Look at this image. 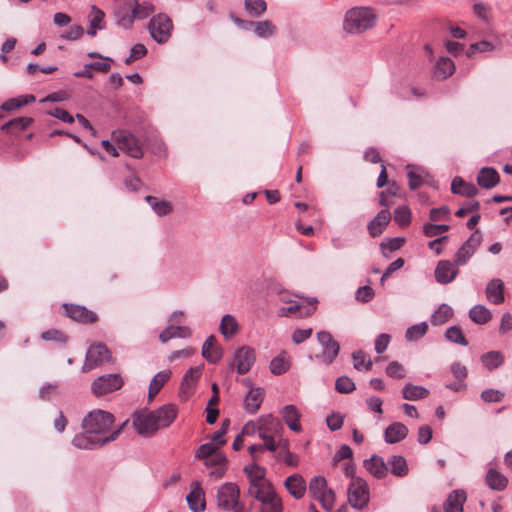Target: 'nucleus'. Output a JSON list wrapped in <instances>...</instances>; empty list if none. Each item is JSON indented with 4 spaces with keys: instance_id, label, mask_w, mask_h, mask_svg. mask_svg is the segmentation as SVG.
<instances>
[{
    "instance_id": "obj_41",
    "label": "nucleus",
    "mask_w": 512,
    "mask_h": 512,
    "mask_svg": "<svg viewBox=\"0 0 512 512\" xmlns=\"http://www.w3.org/2000/svg\"><path fill=\"white\" fill-rule=\"evenodd\" d=\"M290 368V360L286 351H282L270 362V371L274 375H282Z\"/></svg>"
},
{
    "instance_id": "obj_46",
    "label": "nucleus",
    "mask_w": 512,
    "mask_h": 512,
    "mask_svg": "<svg viewBox=\"0 0 512 512\" xmlns=\"http://www.w3.org/2000/svg\"><path fill=\"white\" fill-rule=\"evenodd\" d=\"M32 122V118L29 117H17L14 118L7 123L3 124L1 127L2 131L17 133L26 129Z\"/></svg>"
},
{
    "instance_id": "obj_21",
    "label": "nucleus",
    "mask_w": 512,
    "mask_h": 512,
    "mask_svg": "<svg viewBox=\"0 0 512 512\" xmlns=\"http://www.w3.org/2000/svg\"><path fill=\"white\" fill-rule=\"evenodd\" d=\"M391 219L390 212L383 209L368 223L367 229L372 237H378L382 234L385 227L389 224Z\"/></svg>"
},
{
    "instance_id": "obj_18",
    "label": "nucleus",
    "mask_w": 512,
    "mask_h": 512,
    "mask_svg": "<svg viewBox=\"0 0 512 512\" xmlns=\"http://www.w3.org/2000/svg\"><path fill=\"white\" fill-rule=\"evenodd\" d=\"M63 307L66 315L75 321L81 323H93L97 319V315L94 312L86 309L84 306L64 304Z\"/></svg>"
},
{
    "instance_id": "obj_3",
    "label": "nucleus",
    "mask_w": 512,
    "mask_h": 512,
    "mask_svg": "<svg viewBox=\"0 0 512 512\" xmlns=\"http://www.w3.org/2000/svg\"><path fill=\"white\" fill-rule=\"evenodd\" d=\"M127 423L128 420L123 422L116 430L109 433L108 436H95L93 434L86 433L85 431L78 433L73 437L72 445L78 449L84 450H93L102 447L109 442L115 441Z\"/></svg>"
},
{
    "instance_id": "obj_38",
    "label": "nucleus",
    "mask_w": 512,
    "mask_h": 512,
    "mask_svg": "<svg viewBox=\"0 0 512 512\" xmlns=\"http://www.w3.org/2000/svg\"><path fill=\"white\" fill-rule=\"evenodd\" d=\"M480 360L488 371H493L504 364L505 357L500 351H489L481 355Z\"/></svg>"
},
{
    "instance_id": "obj_32",
    "label": "nucleus",
    "mask_w": 512,
    "mask_h": 512,
    "mask_svg": "<svg viewBox=\"0 0 512 512\" xmlns=\"http://www.w3.org/2000/svg\"><path fill=\"white\" fill-rule=\"evenodd\" d=\"M158 415V424L163 428L169 427L177 417L178 409L174 404H165L155 410Z\"/></svg>"
},
{
    "instance_id": "obj_9",
    "label": "nucleus",
    "mask_w": 512,
    "mask_h": 512,
    "mask_svg": "<svg viewBox=\"0 0 512 512\" xmlns=\"http://www.w3.org/2000/svg\"><path fill=\"white\" fill-rule=\"evenodd\" d=\"M113 140L118 149L133 158H141L143 150L136 137L126 131H118L113 133Z\"/></svg>"
},
{
    "instance_id": "obj_36",
    "label": "nucleus",
    "mask_w": 512,
    "mask_h": 512,
    "mask_svg": "<svg viewBox=\"0 0 512 512\" xmlns=\"http://www.w3.org/2000/svg\"><path fill=\"white\" fill-rule=\"evenodd\" d=\"M454 71V62L448 57H441L434 67V77L438 80H444L450 77Z\"/></svg>"
},
{
    "instance_id": "obj_25",
    "label": "nucleus",
    "mask_w": 512,
    "mask_h": 512,
    "mask_svg": "<svg viewBox=\"0 0 512 512\" xmlns=\"http://www.w3.org/2000/svg\"><path fill=\"white\" fill-rule=\"evenodd\" d=\"M466 501L464 490L452 491L444 502V512H463V504Z\"/></svg>"
},
{
    "instance_id": "obj_26",
    "label": "nucleus",
    "mask_w": 512,
    "mask_h": 512,
    "mask_svg": "<svg viewBox=\"0 0 512 512\" xmlns=\"http://www.w3.org/2000/svg\"><path fill=\"white\" fill-rule=\"evenodd\" d=\"M281 415L287 426L294 432L301 431V425L299 423L301 414L296 406L289 404L282 408Z\"/></svg>"
},
{
    "instance_id": "obj_33",
    "label": "nucleus",
    "mask_w": 512,
    "mask_h": 512,
    "mask_svg": "<svg viewBox=\"0 0 512 512\" xmlns=\"http://www.w3.org/2000/svg\"><path fill=\"white\" fill-rule=\"evenodd\" d=\"M499 174L498 172L491 167L482 168L477 176L478 184L486 189H491L495 187L499 183Z\"/></svg>"
},
{
    "instance_id": "obj_6",
    "label": "nucleus",
    "mask_w": 512,
    "mask_h": 512,
    "mask_svg": "<svg viewBox=\"0 0 512 512\" xmlns=\"http://www.w3.org/2000/svg\"><path fill=\"white\" fill-rule=\"evenodd\" d=\"M317 340L322 347V352L316 354V359L320 360L322 363L326 365L332 364L339 354V343L327 331L318 332Z\"/></svg>"
},
{
    "instance_id": "obj_12",
    "label": "nucleus",
    "mask_w": 512,
    "mask_h": 512,
    "mask_svg": "<svg viewBox=\"0 0 512 512\" xmlns=\"http://www.w3.org/2000/svg\"><path fill=\"white\" fill-rule=\"evenodd\" d=\"M111 355L108 348L103 344L91 345L86 353L85 363L82 367L83 372H88L102 363L109 361Z\"/></svg>"
},
{
    "instance_id": "obj_8",
    "label": "nucleus",
    "mask_w": 512,
    "mask_h": 512,
    "mask_svg": "<svg viewBox=\"0 0 512 512\" xmlns=\"http://www.w3.org/2000/svg\"><path fill=\"white\" fill-rule=\"evenodd\" d=\"M282 301L287 302L285 298H282ZM288 303H290V305L283 306L278 310L279 316H294L296 318H305L315 312L317 300L313 298L306 302L288 301Z\"/></svg>"
},
{
    "instance_id": "obj_61",
    "label": "nucleus",
    "mask_w": 512,
    "mask_h": 512,
    "mask_svg": "<svg viewBox=\"0 0 512 512\" xmlns=\"http://www.w3.org/2000/svg\"><path fill=\"white\" fill-rule=\"evenodd\" d=\"M316 500L321 503V506L324 510L331 511L335 503V493L332 489L329 488L318 498H316Z\"/></svg>"
},
{
    "instance_id": "obj_39",
    "label": "nucleus",
    "mask_w": 512,
    "mask_h": 512,
    "mask_svg": "<svg viewBox=\"0 0 512 512\" xmlns=\"http://www.w3.org/2000/svg\"><path fill=\"white\" fill-rule=\"evenodd\" d=\"M238 330L239 324L233 315L226 314L222 317L219 331L226 339L233 337L238 332Z\"/></svg>"
},
{
    "instance_id": "obj_7",
    "label": "nucleus",
    "mask_w": 512,
    "mask_h": 512,
    "mask_svg": "<svg viewBox=\"0 0 512 512\" xmlns=\"http://www.w3.org/2000/svg\"><path fill=\"white\" fill-rule=\"evenodd\" d=\"M172 28V21L166 14H158L152 17L148 24L151 37L160 44L169 40Z\"/></svg>"
},
{
    "instance_id": "obj_11",
    "label": "nucleus",
    "mask_w": 512,
    "mask_h": 512,
    "mask_svg": "<svg viewBox=\"0 0 512 512\" xmlns=\"http://www.w3.org/2000/svg\"><path fill=\"white\" fill-rule=\"evenodd\" d=\"M122 385L123 380L119 374H107L95 379L91 389L96 396H102L120 389Z\"/></svg>"
},
{
    "instance_id": "obj_62",
    "label": "nucleus",
    "mask_w": 512,
    "mask_h": 512,
    "mask_svg": "<svg viewBox=\"0 0 512 512\" xmlns=\"http://www.w3.org/2000/svg\"><path fill=\"white\" fill-rule=\"evenodd\" d=\"M386 374L392 378L402 379L406 376V370L399 362L392 361L386 367Z\"/></svg>"
},
{
    "instance_id": "obj_43",
    "label": "nucleus",
    "mask_w": 512,
    "mask_h": 512,
    "mask_svg": "<svg viewBox=\"0 0 512 512\" xmlns=\"http://www.w3.org/2000/svg\"><path fill=\"white\" fill-rule=\"evenodd\" d=\"M389 466L390 472L398 477H403L408 473L407 462L404 457L400 455L392 456L387 463V467Z\"/></svg>"
},
{
    "instance_id": "obj_53",
    "label": "nucleus",
    "mask_w": 512,
    "mask_h": 512,
    "mask_svg": "<svg viewBox=\"0 0 512 512\" xmlns=\"http://www.w3.org/2000/svg\"><path fill=\"white\" fill-rule=\"evenodd\" d=\"M252 26H254L255 34L260 38L270 37L276 32V27L269 20L253 22Z\"/></svg>"
},
{
    "instance_id": "obj_22",
    "label": "nucleus",
    "mask_w": 512,
    "mask_h": 512,
    "mask_svg": "<svg viewBox=\"0 0 512 512\" xmlns=\"http://www.w3.org/2000/svg\"><path fill=\"white\" fill-rule=\"evenodd\" d=\"M114 18L116 24L124 29H130L133 26L132 6L129 3L119 4L114 8Z\"/></svg>"
},
{
    "instance_id": "obj_59",
    "label": "nucleus",
    "mask_w": 512,
    "mask_h": 512,
    "mask_svg": "<svg viewBox=\"0 0 512 512\" xmlns=\"http://www.w3.org/2000/svg\"><path fill=\"white\" fill-rule=\"evenodd\" d=\"M394 220L401 227H405L410 224L411 211L407 206H399L394 211Z\"/></svg>"
},
{
    "instance_id": "obj_1",
    "label": "nucleus",
    "mask_w": 512,
    "mask_h": 512,
    "mask_svg": "<svg viewBox=\"0 0 512 512\" xmlns=\"http://www.w3.org/2000/svg\"><path fill=\"white\" fill-rule=\"evenodd\" d=\"M377 16L368 7H356L346 12L343 29L350 34H360L375 26Z\"/></svg>"
},
{
    "instance_id": "obj_47",
    "label": "nucleus",
    "mask_w": 512,
    "mask_h": 512,
    "mask_svg": "<svg viewBox=\"0 0 512 512\" xmlns=\"http://www.w3.org/2000/svg\"><path fill=\"white\" fill-rule=\"evenodd\" d=\"M244 472L247 474V476L249 478V485L258 484V483H262V482L266 481L265 480L266 470H265V468H263L259 465H256V464L248 465L244 468Z\"/></svg>"
},
{
    "instance_id": "obj_10",
    "label": "nucleus",
    "mask_w": 512,
    "mask_h": 512,
    "mask_svg": "<svg viewBox=\"0 0 512 512\" xmlns=\"http://www.w3.org/2000/svg\"><path fill=\"white\" fill-rule=\"evenodd\" d=\"M203 368V365L191 367L183 375L180 384V397L182 400H188L195 393Z\"/></svg>"
},
{
    "instance_id": "obj_30",
    "label": "nucleus",
    "mask_w": 512,
    "mask_h": 512,
    "mask_svg": "<svg viewBox=\"0 0 512 512\" xmlns=\"http://www.w3.org/2000/svg\"><path fill=\"white\" fill-rule=\"evenodd\" d=\"M504 283L500 279H492L486 287V297L487 299L495 304L499 305L504 301Z\"/></svg>"
},
{
    "instance_id": "obj_44",
    "label": "nucleus",
    "mask_w": 512,
    "mask_h": 512,
    "mask_svg": "<svg viewBox=\"0 0 512 512\" xmlns=\"http://www.w3.org/2000/svg\"><path fill=\"white\" fill-rule=\"evenodd\" d=\"M469 317L476 324L483 325L491 320L492 314L485 306L475 305L469 310Z\"/></svg>"
},
{
    "instance_id": "obj_19",
    "label": "nucleus",
    "mask_w": 512,
    "mask_h": 512,
    "mask_svg": "<svg viewBox=\"0 0 512 512\" xmlns=\"http://www.w3.org/2000/svg\"><path fill=\"white\" fill-rule=\"evenodd\" d=\"M201 354L211 364L218 363L223 357V349L217 345V340L214 335H210L205 340Z\"/></svg>"
},
{
    "instance_id": "obj_58",
    "label": "nucleus",
    "mask_w": 512,
    "mask_h": 512,
    "mask_svg": "<svg viewBox=\"0 0 512 512\" xmlns=\"http://www.w3.org/2000/svg\"><path fill=\"white\" fill-rule=\"evenodd\" d=\"M399 189L400 188L395 181L389 183L388 189L380 193V205L384 207L391 206L393 202L389 199V197L396 196L399 192Z\"/></svg>"
},
{
    "instance_id": "obj_55",
    "label": "nucleus",
    "mask_w": 512,
    "mask_h": 512,
    "mask_svg": "<svg viewBox=\"0 0 512 512\" xmlns=\"http://www.w3.org/2000/svg\"><path fill=\"white\" fill-rule=\"evenodd\" d=\"M353 365L356 370H370L372 368V361L367 358L365 353L361 350L356 351L352 354Z\"/></svg>"
},
{
    "instance_id": "obj_29",
    "label": "nucleus",
    "mask_w": 512,
    "mask_h": 512,
    "mask_svg": "<svg viewBox=\"0 0 512 512\" xmlns=\"http://www.w3.org/2000/svg\"><path fill=\"white\" fill-rule=\"evenodd\" d=\"M364 467L376 478H384L387 475L388 467L382 457L373 455L370 459L364 460Z\"/></svg>"
},
{
    "instance_id": "obj_2",
    "label": "nucleus",
    "mask_w": 512,
    "mask_h": 512,
    "mask_svg": "<svg viewBox=\"0 0 512 512\" xmlns=\"http://www.w3.org/2000/svg\"><path fill=\"white\" fill-rule=\"evenodd\" d=\"M114 422L111 413L103 410H93L89 412L82 420V428L86 433L95 436H106Z\"/></svg>"
},
{
    "instance_id": "obj_42",
    "label": "nucleus",
    "mask_w": 512,
    "mask_h": 512,
    "mask_svg": "<svg viewBox=\"0 0 512 512\" xmlns=\"http://www.w3.org/2000/svg\"><path fill=\"white\" fill-rule=\"evenodd\" d=\"M486 483L491 489L501 491L506 488L508 480L496 469L491 468L487 471Z\"/></svg>"
},
{
    "instance_id": "obj_24",
    "label": "nucleus",
    "mask_w": 512,
    "mask_h": 512,
    "mask_svg": "<svg viewBox=\"0 0 512 512\" xmlns=\"http://www.w3.org/2000/svg\"><path fill=\"white\" fill-rule=\"evenodd\" d=\"M407 435L408 428L401 422H394L385 429L384 439L388 444H395L405 439Z\"/></svg>"
},
{
    "instance_id": "obj_4",
    "label": "nucleus",
    "mask_w": 512,
    "mask_h": 512,
    "mask_svg": "<svg viewBox=\"0 0 512 512\" xmlns=\"http://www.w3.org/2000/svg\"><path fill=\"white\" fill-rule=\"evenodd\" d=\"M217 502L222 510L246 512L244 504L240 502V490L234 483L227 482L218 489Z\"/></svg>"
},
{
    "instance_id": "obj_37",
    "label": "nucleus",
    "mask_w": 512,
    "mask_h": 512,
    "mask_svg": "<svg viewBox=\"0 0 512 512\" xmlns=\"http://www.w3.org/2000/svg\"><path fill=\"white\" fill-rule=\"evenodd\" d=\"M451 192L466 197H473L478 193V189L474 184L465 182L460 177H455L451 183Z\"/></svg>"
},
{
    "instance_id": "obj_40",
    "label": "nucleus",
    "mask_w": 512,
    "mask_h": 512,
    "mask_svg": "<svg viewBox=\"0 0 512 512\" xmlns=\"http://www.w3.org/2000/svg\"><path fill=\"white\" fill-rule=\"evenodd\" d=\"M429 395V390L423 386L406 384L402 389V396L409 401L424 399Z\"/></svg>"
},
{
    "instance_id": "obj_23",
    "label": "nucleus",
    "mask_w": 512,
    "mask_h": 512,
    "mask_svg": "<svg viewBox=\"0 0 512 512\" xmlns=\"http://www.w3.org/2000/svg\"><path fill=\"white\" fill-rule=\"evenodd\" d=\"M287 491L295 499H301L306 492V482L300 474H293L289 476L284 483Z\"/></svg>"
},
{
    "instance_id": "obj_63",
    "label": "nucleus",
    "mask_w": 512,
    "mask_h": 512,
    "mask_svg": "<svg viewBox=\"0 0 512 512\" xmlns=\"http://www.w3.org/2000/svg\"><path fill=\"white\" fill-rule=\"evenodd\" d=\"M504 398V393L496 389H486L481 393V399L487 403L501 402Z\"/></svg>"
},
{
    "instance_id": "obj_17",
    "label": "nucleus",
    "mask_w": 512,
    "mask_h": 512,
    "mask_svg": "<svg viewBox=\"0 0 512 512\" xmlns=\"http://www.w3.org/2000/svg\"><path fill=\"white\" fill-rule=\"evenodd\" d=\"M191 491L186 496L189 509L193 512H203L205 510V493L198 481L190 485Z\"/></svg>"
},
{
    "instance_id": "obj_31",
    "label": "nucleus",
    "mask_w": 512,
    "mask_h": 512,
    "mask_svg": "<svg viewBox=\"0 0 512 512\" xmlns=\"http://www.w3.org/2000/svg\"><path fill=\"white\" fill-rule=\"evenodd\" d=\"M89 28L87 34L89 36H95L97 30H103L105 28L104 17L105 13L97 6L93 5L89 13Z\"/></svg>"
},
{
    "instance_id": "obj_52",
    "label": "nucleus",
    "mask_w": 512,
    "mask_h": 512,
    "mask_svg": "<svg viewBox=\"0 0 512 512\" xmlns=\"http://www.w3.org/2000/svg\"><path fill=\"white\" fill-rule=\"evenodd\" d=\"M244 7L247 13L253 17L261 16L267 9L264 0H245Z\"/></svg>"
},
{
    "instance_id": "obj_60",
    "label": "nucleus",
    "mask_w": 512,
    "mask_h": 512,
    "mask_svg": "<svg viewBox=\"0 0 512 512\" xmlns=\"http://www.w3.org/2000/svg\"><path fill=\"white\" fill-rule=\"evenodd\" d=\"M335 389L339 393L348 394L353 392L356 389V386L351 378L341 376L335 382Z\"/></svg>"
},
{
    "instance_id": "obj_35",
    "label": "nucleus",
    "mask_w": 512,
    "mask_h": 512,
    "mask_svg": "<svg viewBox=\"0 0 512 512\" xmlns=\"http://www.w3.org/2000/svg\"><path fill=\"white\" fill-rule=\"evenodd\" d=\"M192 335V331L187 326H173L166 327L159 335L162 343H166L173 338H188Z\"/></svg>"
},
{
    "instance_id": "obj_45",
    "label": "nucleus",
    "mask_w": 512,
    "mask_h": 512,
    "mask_svg": "<svg viewBox=\"0 0 512 512\" xmlns=\"http://www.w3.org/2000/svg\"><path fill=\"white\" fill-rule=\"evenodd\" d=\"M154 12V7L149 2L134 1L132 6V18L135 20H143L148 18Z\"/></svg>"
},
{
    "instance_id": "obj_54",
    "label": "nucleus",
    "mask_w": 512,
    "mask_h": 512,
    "mask_svg": "<svg viewBox=\"0 0 512 512\" xmlns=\"http://www.w3.org/2000/svg\"><path fill=\"white\" fill-rule=\"evenodd\" d=\"M428 330V325L426 322H421L419 324L412 325L406 330L405 338L408 341H417L422 338Z\"/></svg>"
},
{
    "instance_id": "obj_51",
    "label": "nucleus",
    "mask_w": 512,
    "mask_h": 512,
    "mask_svg": "<svg viewBox=\"0 0 512 512\" xmlns=\"http://www.w3.org/2000/svg\"><path fill=\"white\" fill-rule=\"evenodd\" d=\"M146 201L158 216H165L172 211V205L165 200H159L154 196H146Z\"/></svg>"
},
{
    "instance_id": "obj_56",
    "label": "nucleus",
    "mask_w": 512,
    "mask_h": 512,
    "mask_svg": "<svg viewBox=\"0 0 512 512\" xmlns=\"http://www.w3.org/2000/svg\"><path fill=\"white\" fill-rule=\"evenodd\" d=\"M445 337L448 341L466 346L468 342L462 332V330L457 326L449 327L445 332Z\"/></svg>"
},
{
    "instance_id": "obj_28",
    "label": "nucleus",
    "mask_w": 512,
    "mask_h": 512,
    "mask_svg": "<svg viewBox=\"0 0 512 512\" xmlns=\"http://www.w3.org/2000/svg\"><path fill=\"white\" fill-rule=\"evenodd\" d=\"M276 492L269 481L249 485L248 494L256 500L263 502L272 497Z\"/></svg>"
},
{
    "instance_id": "obj_64",
    "label": "nucleus",
    "mask_w": 512,
    "mask_h": 512,
    "mask_svg": "<svg viewBox=\"0 0 512 512\" xmlns=\"http://www.w3.org/2000/svg\"><path fill=\"white\" fill-rule=\"evenodd\" d=\"M217 446L214 443H205L199 446L196 451L195 457L198 459H204L211 457L216 453Z\"/></svg>"
},
{
    "instance_id": "obj_48",
    "label": "nucleus",
    "mask_w": 512,
    "mask_h": 512,
    "mask_svg": "<svg viewBox=\"0 0 512 512\" xmlns=\"http://www.w3.org/2000/svg\"><path fill=\"white\" fill-rule=\"evenodd\" d=\"M35 100L36 98L34 95H23L16 98H11L1 105V109L4 111H12L22 106H25L29 103H32Z\"/></svg>"
},
{
    "instance_id": "obj_27",
    "label": "nucleus",
    "mask_w": 512,
    "mask_h": 512,
    "mask_svg": "<svg viewBox=\"0 0 512 512\" xmlns=\"http://www.w3.org/2000/svg\"><path fill=\"white\" fill-rule=\"evenodd\" d=\"M264 398V390L262 388H251L244 399V408L254 414L260 408Z\"/></svg>"
},
{
    "instance_id": "obj_50",
    "label": "nucleus",
    "mask_w": 512,
    "mask_h": 512,
    "mask_svg": "<svg viewBox=\"0 0 512 512\" xmlns=\"http://www.w3.org/2000/svg\"><path fill=\"white\" fill-rule=\"evenodd\" d=\"M327 489H329L327 486V481L322 476H314L309 482L308 492L314 499L318 498Z\"/></svg>"
},
{
    "instance_id": "obj_14",
    "label": "nucleus",
    "mask_w": 512,
    "mask_h": 512,
    "mask_svg": "<svg viewBox=\"0 0 512 512\" xmlns=\"http://www.w3.org/2000/svg\"><path fill=\"white\" fill-rule=\"evenodd\" d=\"M481 243V235L478 230L471 234V236L462 244L455 254V264L465 265L468 260L473 256L476 249Z\"/></svg>"
},
{
    "instance_id": "obj_5",
    "label": "nucleus",
    "mask_w": 512,
    "mask_h": 512,
    "mask_svg": "<svg viewBox=\"0 0 512 512\" xmlns=\"http://www.w3.org/2000/svg\"><path fill=\"white\" fill-rule=\"evenodd\" d=\"M348 501L355 509L364 508L369 501V488L360 477H352L348 487Z\"/></svg>"
},
{
    "instance_id": "obj_16",
    "label": "nucleus",
    "mask_w": 512,
    "mask_h": 512,
    "mask_svg": "<svg viewBox=\"0 0 512 512\" xmlns=\"http://www.w3.org/2000/svg\"><path fill=\"white\" fill-rule=\"evenodd\" d=\"M255 361V352L248 346L239 348L234 356V365L240 375L247 373Z\"/></svg>"
},
{
    "instance_id": "obj_34",
    "label": "nucleus",
    "mask_w": 512,
    "mask_h": 512,
    "mask_svg": "<svg viewBox=\"0 0 512 512\" xmlns=\"http://www.w3.org/2000/svg\"><path fill=\"white\" fill-rule=\"evenodd\" d=\"M172 372L169 369L162 370L158 372L151 380L148 390V399L149 401L153 400V398L160 392L163 386L170 379Z\"/></svg>"
},
{
    "instance_id": "obj_49",
    "label": "nucleus",
    "mask_w": 512,
    "mask_h": 512,
    "mask_svg": "<svg viewBox=\"0 0 512 512\" xmlns=\"http://www.w3.org/2000/svg\"><path fill=\"white\" fill-rule=\"evenodd\" d=\"M453 316V309L448 304H441L431 316L432 325H442Z\"/></svg>"
},
{
    "instance_id": "obj_13",
    "label": "nucleus",
    "mask_w": 512,
    "mask_h": 512,
    "mask_svg": "<svg viewBox=\"0 0 512 512\" xmlns=\"http://www.w3.org/2000/svg\"><path fill=\"white\" fill-rule=\"evenodd\" d=\"M132 424L136 432L141 436L150 437L157 432L155 422L148 410H140L133 413Z\"/></svg>"
},
{
    "instance_id": "obj_15",
    "label": "nucleus",
    "mask_w": 512,
    "mask_h": 512,
    "mask_svg": "<svg viewBox=\"0 0 512 512\" xmlns=\"http://www.w3.org/2000/svg\"><path fill=\"white\" fill-rule=\"evenodd\" d=\"M449 260H441L437 263L434 275L439 284L446 285L451 283L458 275V268Z\"/></svg>"
},
{
    "instance_id": "obj_20",
    "label": "nucleus",
    "mask_w": 512,
    "mask_h": 512,
    "mask_svg": "<svg viewBox=\"0 0 512 512\" xmlns=\"http://www.w3.org/2000/svg\"><path fill=\"white\" fill-rule=\"evenodd\" d=\"M258 435H280L283 431L281 422L272 415L261 416L257 421Z\"/></svg>"
},
{
    "instance_id": "obj_57",
    "label": "nucleus",
    "mask_w": 512,
    "mask_h": 512,
    "mask_svg": "<svg viewBox=\"0 0 512 512\" xmlns=\"http://www.w3.org/2000/svg\"><path fill=\"white\" fill-rule=\"evenodd\" d=\"M262 507L260 512H282V501L279 496L275 493L272 497L261 502Z\"/></svg>"
}]
</instances>
